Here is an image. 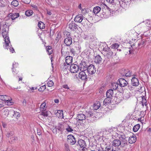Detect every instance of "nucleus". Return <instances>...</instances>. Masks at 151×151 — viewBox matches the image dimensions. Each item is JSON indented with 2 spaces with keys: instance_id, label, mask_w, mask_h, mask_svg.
Wrapping results in <instances>:
<instances>
[{
  "instance_id": "f257e3e1",
  "label": "nucleus",
  "mask_w": 151,
  "mask_h": 151,
  "mask_svg": "<svg viewBox=\"0 0 151 151\" xmlns=\"http://www.w3.org/2000/svg\"><path fill=\"white\" fill-rule=\"evenodd\" d=\"M10 24L6 22L5 24H3L1 30V35L4 39V46L5 49L8 50L10 52L13 53L14 52V48L9 46V43L10 42L9 38L8 36V32L9 27Z\"/></svg>"
},
{
  "instance_id": "f03ea898",
  "label": "nucleus",
  "mask_w": 151,
  "mask_h": 151,
  "mask_svg": "<svg viewBox=\"0 0 151 151\" xmlns=\"http://www.w3.org/2000/svg\"><path fill=\"white\" fill-rule=\"evenodd\" d=\"M119 138V139H115L113 141L112 146L118 147L121 145L122 147H124L127 144V142L124 136H121Z\"/></svg>"
},
{
  "instance_id": "7ed1b4c3",
  "label": "nucleus",
  "mask_w": 151,
  "mask_h": 151,
  "mask_svg": "<svg viewBox=\"0 0 151 151\" xmlns=\"http://www.w3.org/2000/svg\"><path fill=\"white\" fill-rule=\"evenodd\" d=\"M93 111L86 112V114L87 120L89 122H93L96 119V117Z\"/></svg>"
},
{
  "instance_id": "20e7f679",
  "label": "nucleus",
  "mask_w": 151,
  "mask_h": 151,
  "mask_svg": "<svg viewBox=\"0 0 151 151\" xmlns=\"http://www.w3.org/2000/svg\"><path fill=\"white\" fill-rule=\"evenodd\" d=\"M79 68L78 65L73 64L70 67V71L73 73H77L79 71Z\"/></svg>"
},
{
  "instance_id": "39448f33",
  "label": "nucleus",
  "mask_w": 151,
  "mask_h": 151,
  "mask_svg": "<svg viewBox=\"0 0 151 151\" xmlns=\"http://www.w3.org/2000/svg\"><path fill=\"white\" fill-rule=\"evenodd\" d=\"M120 73L121 75L124 76L130 77L132 75L131 72L128 69H122Z\"/></svg>"
},
{
  "instance_id": "423d86ee",
  "label": "nucleus",
  "mask_w": 151,
  "mask_h": 151,
  "mask_svg": "<svg viewBox=\"0 0 151 151\" xmlns=\"http://www.w3.org/2000/svg\"><path fill=\"white\" fill-rule=\"evenodd\" d=\"M86 68L87 70L88 73L91 75L94 74L96 72V69L95 66L92 65H89L87 68V67H86Z\"/></svg>"
},
{
  "instance_id": "0eeeda50",
  "label": "nucleus",
  "mask_w": 151,
  "mask_h": 151,
  "mask_svg": "<svg viewBox=\"0 0 151 151\" xmlns=\"http://www.w3.org/2000/svg\"><path fill=\"white\" fill-rule=\"evenodd\" d=\"M67 26L69 29L72 30H74L78 29V25L73 21L70 22Z\"/></svg>"
},
{
  "instance_id": "6e6552de",
  "label": "nucleus",
  "mask_w": 151,
  "mask_h": 151,
  "mask_svg": "<svg viewBox=\"0 0 151 151\" xmlns=\"http://www.w3.org/2000/svg\"><path fill=\"white\" fill-rule=\"evenodd\" d=\"M67 141L70 143L71 145L75 144L76 142L75 138L71 134L67 136Z\"/></svg>"
},
{
  "instance_id": "1a4fd4ad",
  "label": "nucleus",
  "mask_w": 151,
  "mask_h": 151,
  "mask_svg": "<svg viewBox=\"0 0 151 151\" xmlns=\"http://www.w3.org/2000/svg\"><path fill=\"white\" fill-rule=\"evenodd\" d=\"M108 151H121L120 149L118 147L112 146L111 145L107 146L106 147Z\"/></svg>"
},
{
  "instance_id": "9d476101",
  "label": "nucleus",
  "mask_w": 151,
  "mask_h": 151,
  "mask_svg": "<svg viewBox=\"0 0 151 151\" xmlns=\"http://www.w3.org/2000/svg\"><path fill=\"white\" fill-rule=\"evenodd\" d=\"M78 77L79 78L82 80H85L87 78V76L84 71H81L79 72L78 75Z\"/></svg>"
},
{
  "instance_id": "9b49d317",
  "label": "nucleus",
  "mask_w": 151,
  "mask_h": 151,
  "mask_svg": "<svg viewBox=\"0 0 151 151\" xmlns=\"http://www.w3.org/2000/svg\"><path fill=\"white\" fill-rule=\"evenodd\" d=\"M119 86L121 87H124L127 86L128 82L125 79L123 78H120L119 80Z\"/></svg>"
},
{
  "instance_id": "f8f14e48",
  "label": "nucleus",
  "mask_w": 151,
  "mask_h": 151,
  "mask_svg": "<svg viewBox=\"0 0 151 151\" xmlns=\"http://www.w3.org/2000/svg\"><path fill=\"white\" fill-rule=\"evenodd\" d=\"M78 143L79 145L81 147L83 148L82 150L83 151L85 150V149L87 150L85 148L86 144L85 142L83 140L80 139L78 140Z\"/></svg>"
},
{
  "instance_id": "ddd939ff",
  "label": "nucleus",
  "mask_w": 151,
  "mask_h": 151,
  "mask_svg": "<svg viewBox=\"0 0 151 151\" xmlns=\"http://www.w3.org/2000/svg\"><path fill=\"white\" fill-rule=\"evenodd\" d=\"M131 85L137 87L139 84V82L137 78L133 77L131 79Z\"/></svg>"
},
{
  "instance_id": "4468645a",
  "label": "nucleus",
  "mask_w": 151,
  "mask_h": 151,
  "mask_svg": "<svg viewBox=\"0 0 151 151\" xmlns=\"http://www.w3.org/2000/svg\"><path fill=\"white\" fill-rule=\"evenodd\" d=\"M64 42L65 45L67 46H69L72 43V38L70 35L68 36L64 40Z\"/></svg>"
},
{
  "instance_id": "2eb2a0df",
  "label": "nucleus",
  "mask_w": 151,
  "mask_h": 151,
  "mask_svg": "<svg viewBox=\"0 0 151 151\" xmlns=\"http://www.w3.org/2000/svg\"><path fill=\"white\" fill-rule=\"evenodd\" d=\"M56 116L58 118H63V111L62 110H56L55 111Z\"/></svg>"
},
{
  "instance_id": "dca6fc26",
  "label": "nucleus",
  "mask_w": 151,
  "mask_h": 151,
  "mask_svg": "<svg viewBox=\"0 0 151 151\" xmlns=\"http://www.w3.org/2000/svg\"><path fill=\"white\" fill-rule=\"evenodd\" d=\"M83 19V16L82 15H78L75 17L74 21L76 22L81 23Z\"/></svg>"
},
{
  "instance_id": "f3484780",
  "label": "nucleus",
  "mask_w": 151,
  "mask_h": 151,
  "mask_svg": "<svg viewBox=\"0 0 151 151\" xmlns=\"http://www.w3.org/2000/svg\"><path fill=\"white\" fill-rule=\"evenodd\" d=\"M136 140V137L134 134H132V136H131L129 137L128 139V142L129 143L132 144L135 142Z\"/></svg>"
},
{
  "instance_id": "a211bd4d",
  "label": "nucleus",
  "mask_w": 151,
  "mask_h": 151,
  "mask_svg": "<svg viewBox=\"0 0 151 151\" xmlns=\"http://www.w3.org/2000/svg\"><path fill=\"white\" fill-rule=\"evenodd\" d=\"M65 62L68 65L71 63L73 61V57L72 56H67L65 58Z\"/></svg>"
},
{
  "instance_id": "6ab92c4d",
  "label": "nucleus",
  "mask_w": 151,
  "mask_h": 151,
  "mask_svg": "<svg viewBox=\"0 0 151 151\" xmlns=\"http://www.w3.org/2000/svg\"><path fill=\"white\" fill-rule=\"evenodd\" d=\"M76 118L79 121H81L86 119V116L84 114H78Z\"/></svg>"
},
{
  "instance_id": "aec40b11",
  "label": "nucleus",
  "mask_w": 151,
  "mask_h": 151,
  "mask_svg": "<svg viewBox=\"0 0 151 151\" xmlns=\"http://www.w3.org/2000/svg\"><path fill=\"white\" fill-rule=\"evenodd\" d=\"M0 99L3 101L12 100V99L6 95H0Z\"/></svg>"
},
{
  "instance_id": "412c9836",
  "label": "nucleus",
  "mask_w": 151,
  "mask_h": 151,
  "mask_svg": "<svg viewBox=\"0 0 151 151\" xmlns=\"http://www.w3.org/2000/svg\"><path fill=\"white\" fill-rule=\"evenodd\" d=\"M113 91L112 89H109L106 92V96L107 97L111 98L112 97L113 95Z\"/></svg>"
},
{
  "instance_id": "4be33fe9",
  "label": "nucleus",
  "mask_w": 151,
  "mask_h": 151,
  "mask_svg": "<svg viewBox=\"0 0 151 151\" xmlns=\"http://www.w3.org/2000/svg\"><path fill=\"white\" fill-rule=\"evenodd\" d=\"M102 59L101 56L98 55L96 56L94 59V62L96 63H100L102 61Z\"/></svg>"
},
{
  "instance_id": "5701e85b",
  "label": "nucleus",
  "mask_w": 151,
  "mask_h": 151,
  "mask_svg": "<svg viewBox=\"0 0 151 151\" xmlns=\"http://www.w3.org/2000/svg\"><path fill=\"white\" fill-rule=\"evenodd\" d=\"M12 19H11L10 18H8L7 19V21H9L11 22L12 20H14L15 18H17L19 16V14L18 13H16L14 14H12Z\"/></svg>"
},
{
  "instance_id": "b1692460",
  "label": "nucleus",
  "mask_w": 151,
  "mask_h": 151,
  "mask_svg": "<svg viewBox=\"0 0 151 151\" xmlns=\"http://www.w3.org/2000/svg\"><path fill=\"white\" fill-rule=\"evenodd\" d=\"M111 98L107 97L104 101V105L105 106L109 105L111 102Z\"/></svg>"
},
{
  "instance_id": "393cba45",
  "label": "nucleus",
  "mask_w": 151,
  "mask_h": 151,
  "mask_svg": "<svg viewBox=\"0 0 151 151\" xmlns=\"http://www.w3.org/2000/svg\"><path fill=\"white\" fill-rule=\"evenodd\" d=\"M18 65V64L17 63V64L16 65V63H15V64H14V63H13V68H12V72H13V74H14V75H16V74H17L18 71V70H16L15 68H17V66Z\"/></svg>"
},
{
  "instance_id": "a878e982",
  "label": "nucleus",
  "mask_w": 151,
  "mask_h": 151,
  "mask_svg": "<svg viewBox=\"0 0 151 151\" xmlns=\"http://www.w3.org/2000/svg\"><path fill=\"white\" fill-rule=\"evenodd\" d=\"M101 9L99 6H96L94 8L93 12L95 14H97L101 11Z\"/></svg>"
},
{
  "instance_id": "bb28decb",
  "label": "nucleus",
  "mask_w": 151,
  "mask_h": 151,
  "mask_svg": "<svg viewBox=\"0 0 151 151\" xmlns=\"http://www.w3.org/2000/svg\"><path fill=\"white\" fill-rule=\"evenodd\" d=\"M140 99H142V101H141V102L142 106H144V105L146 106L147 105V101L145 98V97L143 96L140 97Z\"/></svg>"
},
{
  "instance_id": "cd10ccee",
  "label": "nucleus",
  "mask_w": 151,
  "mask_h": 151,
  "mask_svg": "<svg viewBox=\"0 0 151 151\" xmlns=\"http://www.w3.org/2000/svg\"><path fill=\"white\" fill-rule=\"evenodd\" d=\"M131 94L129 92H128L124 93L123 98L125 99H128L130 97Z\"/></svg>"
},
{
  "instance_id": "c85d7f7f",
  "label": "nucleus",
  "mask_w": 151,
  "mask_h": 151,
  "mask_svg": "<svg viewBox=\"0 0 151 151\" xmlns=\"http://www.w3.org/2000/svg\"><path fill=\"white\" fill-rule=\"evenodd\" d=\"M46 104L45 102H43L40 106V109L41 111H45L46 107H45Z\"/></svg>"
},
{
  "instance_id": "c756f323",
  "label": "nucleus",
  "mask_w": 151,
  "mask_h": 151,
  "mask_svg": "<svg viewBox=\"0 0 151 151\" xmlns=\"http://www.w3.org/2000/svg\"><path fill=\"white\" fill-rule=\"evenodd\" d=\"M106 54L108 57H111L113 54V52L109 48H108L107 50H106Z\"/></svg>"
},
{
  "instance_id": "7c9ffc66",
  "label": "nucleus",
  "mask_w": 151,
  "mask_h": 151,
  "mask_svg": "<svg viewBox=\"0 0 151 151\" xmlns=\"http://www.w3.org/2000/svg\"><path fill=\"white\" fill-rule=\"evenodd\" d=\"M46 50L47 52L48 53L49 55L51 54L52 52V48L51 46H48L46 47Z\"/></svg>"
},
{
  "instance_id": "2f4dec72",
  "label": "nucleus",
  "mask_w": 151,
  "mask_h": 151,
  "mask_svg": "<svg viewBox=\"0 0 151 151\" xmlns=\"http://www.w3.org/2000/svg\"><path fill=\"white\" fill-rule=\"evenodd\" d=\"M38 26L40 29H43L45 28V24L41 22H40L38 23Z\"/></svg>"
},
{
  "instance_id": "473e14b6",
  "label": "nucleus",
  "mask_w": 151,
  "mask_h": 151,
  "mask_svg": "<svg viewBox=\"0 0 151 151\" xmlns=\"http://www.w3.org/2000/svg\"><path fill=\"white\" fill-rule=\"evenodd\" d=\"M42 112L41 113V115L43 116L44 117H47L49 115V114L50 112L48 111H42Z\"/></svg>"
},
{
  "instance_id": "72a5a7b5",
  "label": "nucleus",
  "mask_w": 151,
  "mask_h": 151,
  "mask_svg": "<svg viewBox=\"0 0 151 151\" xmlns=\"http://www.w3.org/2000/svg\"><path fill=\"white\" fill-rule=\"evenodd\" d=\"M118 84L117 83H114L111 84V87L114 90H116L118 87Z\"/></svg>"
},
{
  "instance_id": "f704fd0d",
  "label": "nucleus",
  "mask_w": 151,
  "mask_h": 151,
  "mask_svg": "<svg viewBox=\"0 0 151 151\" xmlns=\"http://www.w3.org/2000/svg\"><path fill=\"white\" fill-rule=\"evenodd\" d=\"M11 5L14 6L16 7L18 5L19 2L16 0H14L12 2Z\"/></svg>"
},
{
  "instance_id": "c9c22d12",
  "label": "nucleus",
  "mask_w": 151,
  "mask_h": 151,
  "mask_svg": "<svg viewBox=\"0 0 151 151\" xmlns=\"http://www.w3.org/2000/svg\"><path fill=\"white\" fill-rule=\"evenodd\" d=\"M140 127V125L137 124L134 126L133 128V130L134 132H137L139 129Z\"/></svg>"
},
{
  "instance_id": "e433bc0d",
  "label": "nucleus",
  "mask_w": 151,
  "mask_h": 151,
  "mask_svg": "<svg viewBox=\"0 0 151 151\" xmlns=\"http://www.w3.org/2000/svg\"><path fill=\"white\" fill-rule=\"evenodd\" d=\"M33 14V11L32 10H28L26 11L25 14L27 16H31Z\"/></svg>"
},
{
  "instance_id": "4c0bfd02",
  "label": "nucleus",
  "mask_w": 151,
  "mask_h": 151,
  "mask_svg": "<svg viewBox=\"0 0 151 151\" xmlns=\"http://www.w3.org/2000/svg\"><path fill=\"white\" fill-rule=\"evenodd\" d=\"M14 114L13 115V116L15 118H17L18 119V117L20 116V114L19 112H17V111H14Z\"/></svg>"
},
{
  "instance_id": "58836bf2",
  "label": "nucleus",
  "mask_w": 151,
  "mask_h": 151,
  "mask_svg": "<svg viewBox=\"0 0 151 151\" xmlns=\"http://www.w3.org/2000/svg\"><path fill=\"white\" fill-rule=\"evenodd\" d=\"M93 106L95 109L97 110L100 106V104L99 103H97L96 104H95Z\"/></svg>"
},
{
  "instance_id": "ea45409f",
  "label": "nucleus",
  "mask_w": 151,
  "mask_h": 151,
  "mask_svg": "<svg viewBox=\"0 0 151 151\" xmlns=\"http://www.w3.org/2000/svg\"><path fill=\"white\" fill-rule=\"evenodd\" d=\"M47 85L48 87H51L54 85V83L52 81H48Z\"/></svg>"
},
{
  "instance_id": "a19ab883",
  "label": "nucleus",
  "mask_w": 151,
  "mask_h": 151,
  "mask_svg": "<svg viewBox=\"0 0 151 151\" xmlns=\"http://www.w3.org/2000/svg\"><path fill=\"white\" fill-rule=\"evenodd\" d=\"M119 46V45L117 43H114V44H113L111 46V48L112 49H117V48Z\"/></svg>"
},
{
  "instance_id": "79ce46f5",
  "label": "nucleus",
  "mask_w": 151,
  "mask_h": 151,
  "mask_svg": "<svg viewBox=\"0 0 151 151\" xmlns=\"http://www.w3.org/2000/svg\"><path fill=\"white\" fill-rule=\"evenodd\" d=\"M65 151H70L69 145L65 144Z\"/></svg>"
},
{
  "instance_id": "37998d69",
  "label": "nucleus",
  "mask_w": 151,
  "mask_h": 151,
  "mask_svg": "<svg viewBox=\"0 0 151 151\" xmlns=\"http://www.w3.org/2000/svg\"><path fill=\"white\" fill-rule=\"evenodd\" d=\"M46 89V86L45 85H43V86L40 87L39 89V91H41L45 90Z\"/></svg>"
},
{
  "instance_id": "c03bdc74",
  "label": "nucleus",
  "mask_w": 151,
  "mask_h": 151,
  "mask_svg": "<svg viewBox=\"0 0 151 151\" xmlns=\"http://www.w3.org/2000/svg\"><path fill=\"white\" fill-rule=\"evenodd\" d=\"M66 130L68 132H72L73 131L71 127L69 126H68V127L66 129Z\"/></svg>"
},
{
  "instance_id": "a18cd8bd",
  "label": "nucleus",
  "mask_w": 151,
  "mask_h": 151,
  "mask_svg": "<svg viewBox=\"0 0 151 151\" xmlns=\"http://www.w3.org/2000/svg\"><path fill=\"white\" fill-rule=\"evenodd\" d=\"M11 100L6 101L5 102V104H6L8 105H11L13 104V102H11Z\"/></svg>"
},
{
  "instance_id": "49530a36",
  "label": "nucleus",
  "mask_w": 151,
  "mask_h": 151,
  "mask_svg": "<svg viewBox=\"0 0 151 151\" xmlns=\"http://www.w3.org/2000/svg\"><path fill=\"white\" fill-rule=\"evenodd\" d=\"M83 64L85 65L86 64L85 63L83 62L82 63H81L80 64V66H81L80 68H81L80 69V70H81V69L82 68H83L84 69V67L86 66V65L84 66Z\"/></svg>"
},
{
  "instance_id": "de8ad7c7",
  "label": "nucleus",
  "mask_w": 151,
  "mask_h": 151,
  "mask_svg": "<svg viewBox=\"0 0 151 151\" xmlns=\"http://www.w3.org/2000/svg\"><path fill=\"white\" fill-rule=\"evenodd\" d=\"M96 151H104L103 148L101 147L96 146Z\"/></svg>"
},
{
  "instance_id": "09e8293b",
  "label": "nucleus",
  "mask_w": 151,
  "mask_h": 151,
  "mask_svg": "<svg viewBox=\"0 0 151 151\" xmlns=\"http://www.w3.org/2000/svg\"><path fill=\"white\" fill-rule=\"evenodd\" d=\"M62 126V125L60 124H58V126L56 127L55 128H56L57 129H58L59 130H61V126Z\"/></svg>"
},
{
  "instance_id": "8fccbe9b",
  "label": "nucleus",
  "mask_w": 151,
  "mask_h": 151,
  "mask_svg": "<svg viewBox=\"0 0 151 151\" xmlns=\"http://www.w3.org/2000/svg\"><path fill=\"white\" fill-rule=\"evenodd\" d=\"M107 2L110 4L114 3L115 0H106Z\"/></svg>"
},
{
  "instance_id": "3c124183",
  "label": "nucleus",
  "mask_w": 151,
  "mask_h": 151,
  "mask_svg": "<svg viewBox=\"0 0 151 151\" xmlns=\"http://www.w3.org/2000/svg\"><path fill=\"white\" fill-rule=\"evenodd\" d=\"M119 135L117 133H115V134L114 135V134L113 135V138H114V137H115V138H116L117 137H119Z\"/></svg>"
},
{
  "instance_id": "603ef678",
  "label": "nucleus",
  "mask_w": 151,
  "mask_h": 151,
  "mask_svg": "<svg viewBox=\"0 0 151 151\" xmlns=\"http://www.w3.org/2000/svg\"><path fill=\"white\" fill-rule=\"evenodd\" d=\"M128 87L130 91H132L133 90H134V88L133 87V86H128Z\"/></svg>"
},
{
  "instance_id": "864d4df0",
  "label": "nucleus",
  "mask_w": 151,
  "mask_h": 151,
  "mask_svg": "<svg viewBox=\"0 0 151 151\" xmlns=\"http://www.w3.org/2000/svg\"><path fill=\"white\" fill-rule=\"evenodd\" d=\"M63 88H64L65 89H69V88L68 87V86L67 85H64L63 86H62Z\"/></svg>"
},
{
  "instance_id": "5fc2aeb1",
  "label": "nucleus",
  "mask_w": 151,
  "mask_h": 151,
  "mask_svg": "<svg viewBox=\"0 0 151 151\" xmlns=\"http://www.w3.org/2000/svg\"><path fill=\"white\" fill-rule=\"evenodd\" d=\"M12 135V133H10V132H8L6 134V136L9 137L11 136Z\"/></svg>"
},
{
  "instance_id": "6e6d98bb",
  "label": "nucleus",
  "mask_w": 151,
  "mask_h": 151,
  "mask_svg": "<svg viewBox=\"0 0 151 151\" xmlns=\"http://www.w3.org/2000/svg\"><path fill=\"white\" fill-rule=\"evenodd\" d=\"M12 13H10L8 15V18H10L11 19H12Z\"/></svg>"
},
{
  "instance_id": "4d7b16f0",
  "label": "nucleus",
  "mask_w": 151,
  "mask_h": 151,
  "mask_svg": "<svg viewBox=\"0 0 151 151\" xmlns=\"http://www.w3.org/2000/svg\"><path fill=\"white\" fill-rule=\"evenodd\" d=\"M53 132L55 134H56L57 133V129L56 128H54L53 130H52Z\"/></svg>"
},
{
  "instance_id": "13d9d810",
  "label": "nucleus",
  "mask_w": 151,
  "mask_h": 151,
  "mask_svg": "<svg viewBox=\"0 0 151 151\" xmlns=\"http://www.w3.org/2000/svg\"><path fill=\"white\" fill-rule=\"evenodd\" d=\"M47 14L49 15H50L52 14V13L51 12L48 10H47Z\"/></svg>"
},
{
  "instance_id": "bf43d9fd",
  "label": "nucleus",
  "mask_w": 151,
  "mask_h": 151,
  "mask_svg": "<svg viewBox=\"0 0 151 151\" xmlns=\"http://www.w3.org/2000/svg\"><path fill=\"white\" fill-rule=\"evenodd\" d=\"M23 104L24 105H25L26 104V101L25 99L23 101Z\"/></svg>"
},
{
  "instance_id": "052dcab7",
  "label": "nucleus",
  "mask_w": 151,
  "mask_h": 151,
  "mask_svg": "<svg viewBox=\"0 0 151 151\" xmlns=\"http://www.w3.org/2000/svg\"><path fill=\"white\" fill-rule=\"evenodd\" d=\"M70 52H71L72 53H74V49H70Z\"/></svg>"
},
{
  "instance_id": "680f3d73",
  "label": "nucleus",
  "mask_w": 151,
  "mask_h": 151,
  "mask_svg": "<svg viewBox=\"0 0 151 151\" xmlns=\"http://www.w3.org/2000/svg\"><path fill=\"white\" fill-rule=\"evenodd\" d=\"M30 88L32 90H34L37 89V88H34V87H32L31 88Z\"/></svg>"
},
{
  "instance_id": "e2e57ef3",
  "label": "nucleus",
  "mask_w": 151,
  "mask_h": 151,
  "mask_svg": "<svg viewBox=\"0 0 151 151\" xmlns=\"http://www.w3.org/2000/svg\"><path fill=\"white\" fill-rule=\"evenodd\" d=\"M59 102V100L58 99H56L55 100V103H58Z\"/></svg>"
},
{
  "instance_id": "0e129e2a",
  "label": "nucleus",
  "mask_w": 151,
  "mask_h": 151,
  "mask_svg": "<svg viewBox=\"0 0 151 151\" xmlns=\"http://www.w3.org/2000/svg\"><path fill=\"white\" fill-rule=\"evenodd\" d=\"M78 7L80 9H81V4H80L79 5V6H78Z\"/></svg>"
},
{
  "instance_id": "69168bd1",
  "label": "nucleus",
  "mask_w": 151,
  "mask_h": 151,
  "mask_svg": "<svg viewBox=\"0 0 151 151\" xmlns=\"http://www.w3.org/2000/svg\"><path fill=\"white\" fill-rule=\"evenodd\" d=\"M32 7L35 9H37V6H36V5H34L33 6H32Z\"/></svg>"
},
{
  "instance_id": "338daca9",
  "label": "nucleus",
  "mask_w": 151,
  "mask_h": 151,
  "mask_svg": "<svg viewBox=\"0 0 151 151\" xmlns=\"http://www.w3.org/2000/svg\"><path fill=\"white\" fill-rule=\"evenodd\" d=\"M142 117H141V118H139L138 119V120L139 121H142Z\"/></svg>"
},
{
  "instance_id": "774afa93",
  "label": "nucleus",
  "mask_w": 151,
  "mask_h": 151,
  "mask_svg": "<svg viewBox=\"0 0 151 151\" xmlns=\"http://www.w3.org/2000/svg\"><path fill=\"white\" fill-rule=\"evenodd\" d=\"M6 124H3V127H6Z\"/></svg>"
}]
</instances>
